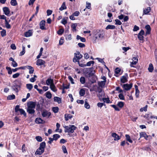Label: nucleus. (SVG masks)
Listing matches in <instances>:
<instances>
[{"instance_id":"de8ad7c7","label":"nucleus","mask_w":157,"mask_h":157,"mask_svg":"<svg viewBox=\"0 0 157 157\" xmlns=\"http://www.w3.org/2000/svg\"><path fill=\"white\" fill-rule=\"evenodd\" d=\"M52 111L55 113H57L59 111V108L57 107H53L52 109Z\"/></svg>"},{"instance_id":"c756f323","label":"nucleus","mask_w":157,"mask_h":157,"mask_svg":"<svg viewBox=\"0 0 157 157\" xmlns=\"http://www.w3.org/2000/svg\"><path fill=\"white\" fill-rule=\"evenodd\" d=\"M151 10L150 7H147L144 10V13L145 14H147Z\"/></svg>"},{"instance_id":"bf43d9fd","label":"nucleus","mask_w":157,"mask_h":157,"mask_svg":"<svg viewBox=\"0 0 157 157\" xmlns=\"http://www.w3.org/2000/svg\"><path fill=\"white\" fill-rule=\"evenodd\" d=\"M64 32V30L62 29H59L57 32L58 34L61 35Z\"/></svg>"},{"instance_id":"6e6d98bb","label":"nucleus","mask_w":157,"mask_h":157,"mask_svg":"<svg viewBox=\"0 0 157 157\" xmlns=\"http://www.w3.org/2000/svg\"><path fill=\"white\" fill-rule=\"evenodd\" d=\"M1 35L3 37L6 35V32L5 30L3 29L1 31Z\"/></svg>"},{"instance_id":"0e129e2a","label":"nucleus","mask_w":157,"mask_h":157,"mask_svg":"<svg viewBox=\"0 0 157 157\" xmlns=\"http://www.w3.org/2000/svg\"><path fill=\"white\" fill-rule=\"evenodd\" d=\"M20 74L19 73H17L13 75V78H17L20 75Z\"/></svg>"},{"instance_id":"b1692460","label":"nucleus","mask_w":157,"mask_h":157,"mask_svg":"<svg viewBox=\"0 0 157 157\" xmlns=\"http://www.w3.org/2000/svg\"><path fill=\"white\" fill-rule=\"evenodd\" d=\"M50 88L51 89L53 92H56L57 91V89L54 85V84H52L50 85Z\"/></svg>"},{"instance_id":"ea45409f","label":"nucleus","mask_w":157,"mask_h":157,"mask_svg":"<svg viewBox=\"0 0 157 157\" xmlns=\"http://www.w3.org/2000/svg\"><path fill=\"white\" fill-rule=\"evenodd\" d=\"M65 39L67 40H71V34H69V35H66L65 36Z\"/></svg>"},{"instance_id":"0eeeda50","label":"nucleus","mask_w":157,"mask_h":157,"mask_svg":"<svg viewBox=\"0 0 157 157\" xmlns=\"http://www.w3.org/2000/svg\"><path fill=\"white\" fill-rule=\"evenodd\" d=\"M144 34V32L143 30H141L138 35V39L140 40H144V36L143 35Z\"/></svg>"},{"instance_id":"412c9836","label":"nucleus","mask_w":157,"mask_h":157,"mask_svg":"<svg viewBox=\"0 0 157 157\" xmlns=\"http://www.w3.org/2000/svg\"><path fill=\"white\" fill-rule=\"evenodd\" d=\"M32 32L31 30H29L25 33V36L26 37H29L32 35Z\"/></svg>"},{"instance_id":"aec40b11","label":"nucleus","mask_w":157,"mask_h":157,"mask_svg":"<svg viewBox=\"0 0 157 157\" xmlns=\"http://www.w3.org/2000/svg\"><path fill=\"white\" fill-rule=\"evenodd\" d=\"M27 69L29 70V73L31 74L33 73L34 70L33 67L30 66H27Z\"/></svg>"},{"instance_id":"4d7b16f0","label":"nucleus","mask_w":157,"mask_h":157,"mask_svg":"<svg viewBox=\"0 0 157 157\" xmlns=\"http://www.w3.org/2000/svg\"><path fill=\"white\" fill-rule=\"evenodd\" d=\"M77 26V24L76 23L72 25L71 27L72 28V30L73 31H76V28Z\"/></svg>"},{"instance_id":"9d476101","label":"nucleus","mask_w":157,"mask_h":157,"mask_svg":"<svg viewBox=\"0 0 157 157\" xmlns=\"http://www.w3.org/2000/svg\"><path fill=\"white\" fill-rule=\"evenodd\" d=\"M27 105L28 108L35 109L36 107V103L34 102L30 101L28 103Z\"/></svg>"},{"instance_id":"052dcab7","label":"nucleus","mask_w":157,"mask_h":157,"mask_svg":"<svg viewBox=\"0 0 157 157\" xmlns=\"http://www.w3.org/2000/svg\"><path fill=\"white\" fill-rule=\"evenodd\" d=\"M36 140L39 142H41L42 141V138L40 136H36L35 138Z\"/></svg>"},{"instance_id":"473e14b6","label":"nucleus","mask_w":157,"mask_h":157,"mask_svg":"<svg viewBox=\"0 0 157 157\" xmlns=\"http://www.w3.org/2000/svg\"><path fill=\"white\" fill-rule=\"evenodd\" d=\"M115 28V26L113 25H108L106 27V29H114Z\"/></svg>"},{"instance_id":"2f4dec72","label":"nucleus","mask_w":157,"mask_h":157,"mask_svg":"<svg viewBox=\"0 0 157 157\" xmlns=\"http://www.w3.org/2000/svg\"><path fill=\"white\" fill-rule=\"evenodd\" d=\"M153 67L151 63H150L149 65L148 70L149 72H152L153 70Z\"/></svg>"},{"instance_id":"72a5a7b5","label":"nucleus","mask_w":157,"mask_h":157,"mask_svg":"<svg viewBox=\"0 0 157 157\" xmlns=\"http://www.w3.org/2000/svg\"><path fill=\"white\" fill-rule=\"evenodd\" d=\"M26 87L29 90H31L33 88V86L31 84H26Z\"/></svg>"},{"instance_id":"bb28decb","label":"nucleus","mask_w":157,"mask_h":157,"mask_svg":"<svg viewBox=\"0 0 157 157\" xmlns=\"http://www.w3.org/2000/svg\"><path fill=\"white\" fill-rule=\"evenodd\" d=\"M125 137L126 138V140L128 141L129 143H132L133 142L132 140L131 139L130 136L129 135L126 134L125 135Z\"/></svg>"},{"instance_id":"69168bd1","label":"nucleus","mask_w":157,"mask_h":157,"mask_svg":"<svg viewBox=\"0 0 157 157\" xmlns=\"http://www.w3.org/2000/svg\"><path fill=\"white\" fill-rule=\"evenodd\" d=\"M94 63V62L93 61H91L88 62L86 63V66H90L91 64H93Z\"/></svg>"},{"instance_id":"cd10ccee","label":"nucleus","mask_w":157,"mask_h":157,"mask_svg":"<svg viewBox=\"0 0 157 157\" xmlns=\"http://www.w3.org/2000/svg\"><path fill=\"white\" fill-rule=\"evenodd\" d=\"M144 117L146 118L148 120H149L150 118H152L153 116L151 115V114L149 113L146 114L144 116Z\"/></svg>"},{"instance_id":"37998d69","label":"nucleus","mask_w":157,"mask_h":157,"mask_svg":"<svg viewBox=\"0 0 157 157\" xmlns=\"http://www.w3.org/2000/svg\"><path fill=\"white\" fill-rule=\"evenodd\" d=\"M147 105H146L143 108H141L140 110V111L141 112H142L143 111H146L147 110Z\"/></svg>"},{"instance_id":"e433bc0d","label":"nucleus","mask_w":157,"mask_h":157,"mask_svg":"<svg viewBox=\"0 0 157 157\" xmlns=\"http://www.w3.org/2000/svg\"><path fill=\"white\" fill-rule=\"evenodd\" d=\"M85 103L84 104V106L85 108L87 109H89L90 108V105L87 102V99H86L85 100Z\"/></svg>"},{"instance_id":"4c0bfd02","label":"nucleus","mask_w":157,"mask_h":157,"mask_svg":"<svg viewBox=\"0 0 157 157\" xmlns=\"http://www.w3.org/2000/svg\"><path fill=\"white\" fill-rule=\"evenodd\" d=\"M46 97L49 99H50L52 98V94L49 91H48L46 93Z\"/></svg>"},{"instance_id":"f704fd0d","label":"nucleus","mask_w":157,"mask_h":157,"mask_svg":"<svg viewBox=\"0 0 157 157\" xmlns=\"http://www.w3.org/2000/svg\"><path fill=\"white\" fill-rule=\"evenodd\" d=\"M5 26L7 29H10L11 28V26L10 25L9 23V22L7 21L6 19H5Z\"/></svg>"},{"instance_id":"dca6fc26","label":"nucleus","mask_w":157,"mask_h":157,"mask_svg":"<svg viewBox=\"0 0 157 157\" xmlns=\"http://www.w3.org/2000/svg\"><path fill=\"white\" fill-rule=\"evenodd\" d=\"M112 136L114 138V140H117L120 139V137L115 133H113L112 134Z\"/></svg>"},{"instance_id":"ddd939ff","label":"nucleus","mask_w":157,"mask_h":157,"mask_svg":"<svg viewBox=\"0 0 157 157\" xmlns=\"http://www.w3.org/2000/svg\"><path fill=\"white\" fill-rule=\"evenodd\" d=\"M104 95V92L102 91L101 89H99L98 90V97L99 98V99L101 100V98Z\"/></svg>"},{"instance_id":"5701e85b","label":"nucleus","mask_w":157,"mask_h":157,"mask_svg":"<svg viewBox=\"0 0 157 157\" xmlns=\"http://www.w3.org/2000/svg\"><path fill=\"white\" fill-rule=\"evenodd\" d=\"M46 83L47 85L53 84V80L51 78H48L46 81Z\"/></svg>"},{"instance_id":"20e7f679","label":"nucleus","mask_w":157,"mask_h":157,"mask_svg":"<svg viewBox=\"0 0 157 157\" xmlns=\"http://www.w3.org/2000/svg\"><path fill=\"white\" fill-rule=\"evenodd\" d=\"M21 83L20 82L16 81L12 87L13 89L16 92H17L21 89Z\"/></svg>"},{"instance_id":"7ed1b4c3","label":"nucleus","mask_w":157,"mask_h":157,"mask_svg":"<svg viewBox=\"0 0 157 157\" xmlns=\"http://www.w3.org/2000/svg\"><path fill=\"white\" fill-rule=\"evenodd\" d=\"M65 128L64 131L65 132L73 133L74 130L76 129V127L74 125H70L69 126H66L64 127Z\"/></svg>"},{"instance_id":"6ab92c4d","label":"nucleus","mask_w":157,"mask_h":157,"mask_svg":"<svg viewBox=\"0 0 157 157\" xmlns=\"http://www.w3.org/2000/svg\"><path fill=\"white\" fill-rule=\"evenodd\" d=\"M3 10L4 14L6 15H8L10 13V10L9 8L7 7H4L3 8Z\"/></svg>"},{"instance_id":"8fccbe9b","label":"nucleus","mask_w":157,"mask_h":157,"mask_svg":"<svg viewBox=\"0 0 157 157\" xmlns=\"http://www.w3.org/2000/svg\"><path fill=\"white\" fill-rule=\"evenodd\" d=\"M111 106L112 107H113L116 111H119L120 110V109L115 105H111Z\"/></svg>"},{"instance_id":"864d4df0","label":"nucleus","mask_w":157,"mask_h":157,"mask_svg":"<svg viewBox=\"0 0 157 157\" xmlns=\"http://www.w3.org/2000/svg\"><path fill=\"white\" fill-rule=\"evenodd\" d=\"M102 99V101L104 102H106L107 103H110V101L109 98H103Z\"/></svg>"},{"instance_id":"f3484780","label":"nucleus","mask_w":157,"mask_h":157,"mask_svg":"<svg viewBox=\"0 0 157 157\" xmlns=\"http://www.w3.org/2000/svg\"><path fill=\"white\" fill-rule=\"evenodd\" d=\"M145 28L147 30L146 34V35L150 34L151 31V28L150 26L148 25H146L145 26Z\"/></svg>"},{"instance_id":"58836bf2","label":"nucleus","mask_w":157,"mask_h":157,"mask_svg":"<svg viewBox=\"0 0 157 157\" xmlns=\"http://www.w3.org/2000/svg\"><path fill=\"white\" fill-rule=\"evenodd\" d=\"M80 82L82 84H84L86 82L85 78L84 77H81L80 78Z\"/></svg>"},{"instance_id":"7c9ffc66","label":"nucleus","mask_w":157,"mask_h":157,"mask_svg":"<svg viewBox=\"0 0 157 157\" xmlns=\"http://www.w3.org/2000/svg\"><path fill=\"white\" fill-rule=\"evenodd\" d=\"M105 81H103L98 83V85L99 86L102 87L104 86L105 84Z\"/></svg>"},{"instance_id":"a18cd8bd","label":"nucleus","mask_w":157,"mask_h":157,"mask_svg":"<svg viewBox=\"0 0 157 157\" xmlns=\"http://www.w3.org/2000/svg\"><path fill=\"white\" fill-rule=\"evenodd\" d=\"M11 4L13 6H16L17 5L16 0H11L10 2Z\"/></svg>"},{"instance_id":"79ce46f5","label":"nucleus","mask_w":157,"mask_h":157,"mask_svg":"<svg viewBox=\"0 0 157 157\" xmlns=\"http://www.w3.org/2000/svg\"><path fill=\"white\" fill-rule=\"evenodd\" d=\"M140 138L144 137L145 138L147 136V135L145 132H141L140 134Z\"/></svg>"},{"instance_id":"338daca9","label":"nucleus","mask_w":157,"mask_h":157,"mask_svg":"<svg viewBox=\"0 0 157 157\" xmlns=\"http://www.w3.org/2000/svg\"><path fill=\"white\" fill-rule=\"evenodd\" d=\"M63 90L67 89L69 88V86L68 85H65L64 84H63Z\"/></svg>"},{"instance_id":"e2e57ef3","label":"nucleus","mask_w":157,"mask_h":157,"mask_svg":"<svg viewBox=\"0 0 157 157\" xmlns=\"http://www.w3.org/2000/svg\"><path fill=\"white\" fill-rule=\"evenodd\" d=\"M119 98L121 100H124V98L123 95L122 94H120L119 95Z\"/></svg>"},{"instance_id":"c9c22d12","label":"nucleus","mask_w":157,"mask_h":157,"mask_svg":"<svg viewBox=\"0 0 157 157\" xmlns=\"http://www.w3.org/2000/svg\"><path fill=\"white\" fill-rule=\"evenodd\" d=\"M66 9V7L65 6V2H63L61 6L59 9V10L61 11H62L63 10H65Z\"/></svg>"},{"instance_id":"423d86ee","label":"nucleus","mask_w":157,"mask_h":157,"mask_svg":"<svg viewBox=\"0 0 157 157\" xmlns=\"http://www.w3.org/2000/svg\"><path fill=\"white\" fill-rule=\"evenodd\" d=\"M132 61L130 63V66L131 67H134L133 65H136L138 61V59L137 57H133L132 59Z\"/></svg>"},{"instance_id":"49530a36","label":"nucleus","mask_w":157,"mask_h":157,"mask_svg":"<svg viewBox=\"0 0 157 157\" xmlns=\"http://www.w3.org/2000/svg\"><path fill=\"white\" fill-rule=\"evenodd\" d=\"M15 98V96L14 94L8 96L7 97V99L8 100H12Z\"/></svg>"},{"instance_id":"a878e982","label":"nucleus","mask_w":157,"mask_h":157,"mask_svg":"<svg viewBox=\"0 0 157 157\" xmlns=\"http://www.w3.org/2000/svg\"><path fill=\"white\" fill-rule=\"evenodd\" d=\"M64 117L66 121H67L69 119H71L73 116L71 114H65L64 115Z\"/></svg>"},{"instance_id":"f03ea898","label":"nucleus","mask_w":157,"mask_h":157,"mask_svg":"<svg viewBox=\"0 0 157 157\" xmlns=\"http://www.w3.org/2000/svg\"><path fill=\"white\" fill-rule=\"evenodd\" d=\"M104 35V32L102 30H99L95 33L94 37L96 39L101 40Z\"/></svg>"},{"instance_id":"680f3d73","label":"nucleus","mask_w":157,"mask_h":157,"mask_svg":"<svg viewBox=\"0 0 157 157\" xmlns=\"http://www.w3.org/2000/svg\"><path fill=\"white\" fill-rule=\"evenodd\" d=\"M62 149L63 150V152L64 153H67V150L66 149V148L65 146H62Z\"/></svg>"},{"instance_id":"5fc2aeb1","label":"nucleus","mask_w":157,"mask_h":157,"mask_svg":"<svg viewBox=\"0 0 157 157\" xmlns=\"http://www.w3.org/2000/svg\"><path fill=\"white\" fill-rule=\"evenodd\" d=\"M25 48L24 46H22V51L21 52L20 54V56H22L24 55V54L25 53Z\"/></svg>"},{"instance_id":"f257e3e1","label":"nucleus","mask_w":157,"mask_h":157,"mask_svg":"<svg viewBox=\"0 0 157 157\" xmlns=\"http://www.w3.org/2000/svg\"><path fill=\"white\" fill-rule=\"evenodd\" d=\"M46 144L44 142L40 143L39 148L37 149L35 152V154L38 155H41L44 151V148Z\"/></svg>"},{"instance_id":"3c124183","label":"nucleus","mask_w":157,"mask_h":157,"mask_svg":"<svg viewBox=\"0 0 157 157\" xmlns=\"http://www.w3.org/2000/svg\"><path fill=\"white\" fill-rule=\"evenodd\" d=\"M19 111L21 114L25 116H26V114L25 111L22 109H19Z\"/></svg>"},{"instance_id":"a211bd4d","label":"nucleus","mask_w":157,"mask_h":157,"mask_svg":"<svg viewBox=\"0 0 157 157\" xmlns=\"http://www.w3.org/2000/svg\"><path fill=\"white\" fill-rule=\"evenodd\" d=\"M35 109L33 108H27V111L28 113L30 114H34L35 112Z\"/></svg>"},{"instance_id":"2eb2a0df","label":"nucleus","mask_w":157,"mask_h":157,"mask_svg":"<svg viewBox=\"0 0 157 157\" xmlns=\"http://www.w3.org/2000/svg\"><path fill=\"white\" fill-rule=\"evenodd\" d=\"M45 63V62L41 59H38L36 61V64L38 66L44 65Z\"/></svg>"},{"instance_id":"a19ab883","label":"nucleus","mask_w":157,"mask_h":157,"mask_svg":"<svg viewBox=\"0 0 157 157\" xmlns=\"http://www.w3.org/2000/svg\"><path fill=\"white\" fill-rule=\"evenodd\" d=\"M121 71V70L120 68H117L115 70V74H116V75H117L118 74L120 73ZM115 75L116 76H117V75Z\"/></svg>"},{"instance_id":"1a4fd4ad","label":"nucleus","mask_w":157,"mask_h":157,"mask_svg":"<svg viewBox=\"0 0 157 157\" xmlns=\"http://www.w3.org/2000/svg\"><path fill=\"white\" fill-rule=\"evenodd\" d=\"M41 115L43 117H48L51 115V113L47 111L44 110L42 112Z\"/></svg>"},{"instance_id":"39448f33","label":"nucleus","mask_w":157,"mask_h":157,"mask_svg":"<svg viewBox=\"0 0 157 157\" xmlns=\"http://www.w3.org/2000/svg\"><path fill=\"white\" fill-rule=\"evenodd\" d=\"M74 55L75 57L73 59V61L74 62H79V60L82 57V55L79 52H77L75 53Z\"/></svg>"},{"instance_id":"603ef678","label":"nucleus","mask_w":157,"mask_h":157,"mask_svg":"<svg viewBox=\"0 0 157 157\" xmlns=\"http://www.w3.org/2000/svg\"><path fill=\"white\" fill-rule=\"evenodd\" d=\"M36 78H37L36 76L35 75H34L33 77L30 78V81L32 82H34L36 80Z\"/></svg>"},{"instance_id":"4be33fe9","label":"nucleus","mask_w":157,"mask_h":157,"mask_svg":"<svg viewBox=\"0 0 157 157\" xmlns=\"http://www.w3.org/2000/svg\"><path fill=\"white\" fill-rule=\"evenodd\" d=\"M54 100L55 102H56L59 104L61 103L62 102L61 99L57 97H54Z\"/></svg>"},{"instance_id":"f8f14e48","label":"nucleus","mask_w":157,"mask_h":157,"mask_svg":"<svg viewBox=\"0 0 157 157\" xmlns=\"http://www.w3.org/2000/svg\"><path fill=\"white\" fill-rule=\"evenodd\" d=\"M128 78V76L127 74L125 75H124L122 76L121 79V82L122 83H125L127 82L128 80L127 78Z\"/></svg>"},{"instance_id":"4468645a","label":"nucleus","mask_w":157,"mask_h":157,"mask_svg":"<svg viewBox=\"0 0 157 157\" xmlns=\"http://www.w3.org/2000/svg\"><path fill=\"white\" fill-rule=\"evenodd\" d=\"M35 122L37 124H43L45 122L40 117L36 118L35 120Z\"/></svg>"},{"instance_id":"13d9d810","label":"nucleus","mask_w":157,"mask_h":157,"mask_svg":"<svg viewBox=\"0 0 157 157\" xmlns=\"http://www.w3.org/2000/svg\"><path fill=\"white\" fill-rule=\"evenodd\" d=\"M6 69L7 70L8 73L10 75L12 74V71H12V70H11L10 67H6Z\"/></svg>"},{"instance_id":"393cba45","label":"nucleus","mask_w":157,"mask_h":157,"mask_svg":"<svg viewBox=\"0 0 157 157\" xmlns=\"http://www.w3.org/2000/svg\"><path fill=\"white\" fill-rule=\"evenodd\" d=\"M76 39L77 40H80L82 42H85L86 41V39L84 38L81 37L78 35L76 36Z\"/></svg>"},{"instance_id":"09e8293b","label":"nucleus","mask_w":157,"mask_h":157,"mask_svg":"<svg viewBox=\"0 0 157 157\" xmlns=\"http://www.w3.org/2000/svg\"><path fill=\"white\" fill-rule=\"evenodd\" d=\"M85 94V91L83 89H81L79 91V94L81 96H83Z\"/></svg>"},{"instance_id":"6e6552de","label":"nucleus","mask_w":157,"mask_h":157,"mask_svg":"<svg viewBox=\"0 0 157 157\" xmlns=\"http://www.w3.org/2000/svg\"><path fill=\"white\" fill-rule=\"evenodd\" d=\"M132 84H124L123 87L124 89L126 90H130L132 87Z\"/></svg>"},{"instance_id":"c85d7f7f","label":"nucleus","mask_w":157,"mask_h":157,"mask_svg":"<svg viewBox=\"0 0 157 157\" xmlns=\"http://www.w3.org/2000/svg\"><path fill=\"white\" fill-rule=\"evenodd\" d=\"M124 103L122 101H119L118 102L117 105L120 109L122 108L124 106Z\"/></svg>"},{"instance_id":"c03bdc74","label":"nucleus","mask_w":157,"mask_h":157,"mask_svg":"<svg viewBox=\"0 0 157 157\" xmlns=\"http://www.w3.org/2000/svg\"><path fill=\"white\" fill-rule=\"evenodd\" d=\"M60 137L59 135L57 134H55L53 135V139L55 140H56Z\"/></svg>"},{"instance_id":"9b49d317","label":"nucleus","mask_w":157,"mask_h":157,"mask_svg":"<svg viewBox=\"0 0 157 157\" xmlns=\"http://www.w3.org/2000/svg\"><path fill=\"white\" fill-rule=\"evenodd\" d=\"M45 21L44 20H42L40 23V28L42 30H45L46 28L45 26Z\"/></svg>"},{"instance_id":"774afa93","label":"nucleus","mask_w":157,"mask_h":157,"mask_svg":"<svg viewBox=\"0 0 157 157\" xmlns=\"http://www.w3.org/2000/svg\"><path fill=\"white\" fill-rule=\"evenodd\" d=\"M139 29V28L136 25H135L134 26V28L133 29V31H136Z\"/></svg>"}]
</instances>
